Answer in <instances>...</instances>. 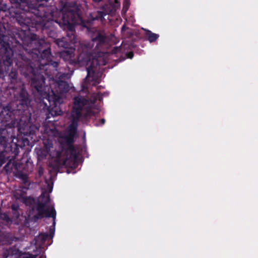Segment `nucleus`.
<instances>
[{"instance_id": "f257e3e1", "label": "nucleus", "mask_w": 258, "mask_h": 258, "mask_svg": "<svg viewBox=\"0 0 258 258\" xmlns=\"http://www.w3.org/2000/svg\"><path fill=\"white\" fill-rule=\"evenodd\" d=\"M87 104L90 106V103L87 102L83 98L76 97L74 98L73 110L71 114L72 122L69 127V135L66 138V140L69 143L76 133L77 121L81 116L80 111L83 108H87Z\"/></svg>"}, {"instance_id": "f03ea898", "label": "nucleus", "mask_w": 258, "mask_h": 258, "mask_svg": "<svg viewBox=\"0 0 258 258\" xmlns=\"http://www.w3.org/2000/svg\"><path fill=\"white\" fill-rule=\"evenodd\" d=\"M79 61L82 64H86V66H88L87 68L88 75L87 77V80L88 81H92V85H95L99 83V80L98 78H96L94 76V71L93 68L95 64H97L98 63V60L96 58H93L91 61L90 60H82V56H80L79 58Z\"/></svg>"}, {"instance_id": "7ed1b4c3", "label": "nucleus", "mask_w": 258, "mask_h": 258, "mask_svg": "<svg viewBox=\"0 0 258 258\" xmlns=\"http://www.w3.org/2000/svg\"><path fill=\"white\" fill-rule=\"evenodd\" d=\"M39 211L42 215L52 217L53 218V225L55 224L54 219L55 218L56 214L52 204L50 203L49 205H44L39 209Z\"/></svg>"}, {"instance_id": "20e7f679", "label": "nucleus", "mask_w": 258, "mask_h": 258, "mask_svg": "<svg viewBox=\"0 0 258 258\" xmlns=\"http://www.w3.org/2000/svg\"><path fill=\"white\" fill-rule=\"evenodd\" d=\"M33 83L34 86L36 89L37 91L38 92H39L40 94H41V91H42L41 89H42L43 86L44 84V78L43 77L41 76L39 78L38 82H37V81L34 80Z\"/></svg>"}, {"instance_id": "39448f33", "label": "nucleus", "mask_w": 258, "mask_h": 258, "mask_svg": "<svg viewBox=\"0 0 258 258\" xmlns=\"http://www.w3.org/2000/svg\"><path fill=\"white\" fill-rule=\"evenodd\" d=\"M69 85L64 81H60L58 83V89L60 91V93L62 94L64 92H67L69 90Z\"/></svg>"}, {"instance_id": "423d86ee", "label": "nucleus", "mask_w": 258, "mask_h": 258, "mask_svg": "<svg viewBox=\"0 0 258 258\" xmlns=\"http://www.w3.org/2000/svg\"><path fill=\"white\" fill-rule=\"evenodd\" d=\"M146 36L148 37V40L151 43L156 41L159 37V35L158 34L153 33L150 31H147Z\"/></svg>"}, {"instance_id": "0eeeda50", "label": "nucleus", "mask_w": 258, "mask_h": 258, "mask_svg": "<svg viewBox=\"0 0 258 258\" xmlns=\"http://www.w3.org/2000/svg\"><path fill=\"white\" fill-rule=\"evenodd\" d=\"M52 94H53V96L52 97V98H51V99H52V101L53 102H54V103L55 105H56L57 103H61V101L60 100V98H59V96L55 95L53 92H52ZM48 100L49 101H50V95H49L48 96Z\"/></svg>"}, {"instance_id": "6e6552de", "label": "nucleus", "mask_w": 258, "mask_h": 258, "mask_svg": "<svg viewBox=\"0 0 258 258\" xmlns=\"http://www.w3.org/2000/svg\"><path fill=\"white\" fill-rule=\"evenodd\" d=\"M52 143L49 140H46L44 141V146L45 150L48 153L50 151V148L52 147Z\"/></svg>"}, {"instance_id": "1a4fd4ad", "label": "nucleus", "mask_w": 258, "mask_h": 258, "mask_svg": "<svg viewBox=\"0 0 258 258\" xmlns=\"http://www.w3.org/2000/svg\"><path fill=\"white\" fill-rule=\"evenodd\" d=\"M129 6V0H124L123 3V11L125 12Z\"/></svg>"}, {"instance_id": "9d476101", "label": "nucleus", "mask_w": 258, "mask_h": 258, "mask_svg": "<svg viewBox=\"0 0 258 258\" xmlns=\"http://www.w3.org/2000/svg\"><path fill=\"white\" fill-rule=\"evenodd\" d=\"M50 113L52 115L56 116L60 115L61 113V111L60 110L57 109L56 110H51Z\"/></svg>"}, {"instance_id": "9b49d317", "label": "nucleus", "mask_w": 258, "mask_h": 258, "mask_svg": "<svg viewBox=\"0 0 258 258\" xmlns=\"http://www.w3.org/2000/svg\"><path fill=\"white\" fill-rule=\"evenodd\" d=\"M22 258H35V256L29 253H26L23 255Z\"/></svg>"}, {"instance_id": "f8f14e48", "label": "nucleus", "mask_w": 258, "mask_h": 258, "mask_svg": "<svg viewBox=\"0 0 258 258\" xmlns=\"http://www.w3.org/2000/svg\"><path fill=\"white\" fill-rule=\"evenodd\" d=\"M5 64H7L8 66H10L12 63V60L10 57L6 58V60L4 61Z\"/></svg>"}, {"instance_id": "ddd939ff", "label": "nucleus", "mask_w": 258, "mask_h": 258, "mask_svg": "<svg viewBox=\"0 0 258 258\" xmlns=\"http://www.w3.org/2000/svg\"><path fill=\"white\" fill-rule=\"evenodd\" d=\"M106 40H98V38L93 39V41L97 43V45H98V43H101L105 42Z\"/></svg>"}, {"instance_id": "4468645a", "label": "nucleus", "mask_w": 258, "mask_h": 258, "mask_svg": "<svg viewBox=\"0 0 258 258\" xmlns=\"http://www.w3.org/2000/svg\"><path fill=\"white\" fill-rule=\"evenodd\" d=\"M127 57L129 58H132L133 57V52H130L127 54Z\"/></svg>"}, {"instance_id": "2eb2a0df", "label": "nucleus", "mask_w": 258, "mask_h": 258, "mask_svg": "<svg viewBox=\"0 0 258 258\" xmlns=\"http://www.w3.org/2000/svg\"><path fill=\"white\" fill-rule=\"evenodd\" d=\"M60 154L59 153H57V154H56V159L58 161L59 160V158L60 157Z\"/></svg>"}, {"instance_id": "dca6fc26", "label": "nucleus", "mask_w": 258, "mask_h": 258, "mask_svg": "<svg viewBox=\"0 0 258 258\" xmlns=\"http://www.w3.org/2000/svg\"><path fill=\"white\" fill-rule=\"evenodd\" d=\"M91 112L89 110H87V115H91Z\"/></svg>"}, {"instance_id": "f3484780", "label": "nucleus", "mask_w": 258, "mask_h": 258, "mask_svg": "<svg viewBox=\"0 0 258 258\" xmlns=\"http://www.w3.org/2000/svg\"><path fill=\"white\" fill-rule=\"evenodd\" d=\"M4 161H1L0 162V167L3 165V164L4 163Z\"/></svg>"}, {"instance_id": "a211bd4d", "label": "nucleus", "mask_w": 258, "mask_h": 258, "mask_svg": "<svg viewBox=\"0 0 258 258\" xmlns=\"http://www.w3.org/2000/svg\"><path fill=\"white\" fill-rule=\"evenodd\" d=\"M97 98H98L99 100H100V96H99V95H97L96 96V97L95 99H97Z\"/></svg>"}, {"instance_id": "6ab92c4d", "label": "nucleus", "mask_w": 258, "mask_h": 258, "mask_svg": "<svg viewBox=\"0 0 258 258\" xmlns=\"http://www.w3.org/2000/svg\"><path fill=\"white\" fill-rule=\"evenodd\" d=\"M72 23L73 24H79V22H77L74 21V20L72 21Z\"/></svg>"}, {"instance_id": "aec40b11", "label": "nucleus", "mask_w": 258, "mask_h": 258, "mask_svg": "<svg viewBox=\"0 0 258 258\" xmlns=\"http://www.w3.org/2000/svg\"><path fill=\"white\" fill-rule=\"evenodd\" d=\"M6 50H7V51H9V52H10L11 53L12 50H11V49L10 48L9 49L7 48Z\"/></svg>"}, {"instance_id": "412c9836", "label": "nucleus", "mask_w": 258, "mask_h": 258, "mask_svg": "<svg viewBox=\"0 0 258 258\" xmlns=\"http://www.w3.org/2000/svg\"><path fill=\"white\" fill-rule=\"evenodd\" d=\"M104 122H105L104 119H102L101 120L102 124H104Z\"/></svg>"}, {"instance_id": "4be33fe9", "label": "nucleus", "mask_w": 258, "mask_h": 258, "mask_svg": "<svg viewBox=\"0 0 258 258\" xmlns=\"http://www.w3.org/2000/svg\"><path fill=\"white\" fill-rule=\"evenodd\" d=\"M78 10V7H77L75 9V11H77Z\"/></svg>"}, {"instance_id": "5701e85b", "label": "nucleus", "mask_w": 258, "mask_h": 258, "mask_svg": "<svg viewBox=\"0 0 258 258\" xmlns=\"http://www.w3.org/2000/svg\"><path fill=\"white\" fill-rule=\"evenodd\" d=\"M13 209H15V207H14V206H13Z\"/></svg>"}, {"instance_id": "b1692460", "label": "nucleus", "mask_w": 258, "mask_h": 258, "mask_svg": "<svg viewBox=\"0 0 258 258\" xmlns=\"http://www.w3.org/2000/svg\"><path fill=\"white\" fill-rule=\"evenodd\" d=\"M99 38H103L101 36H99Z\"/></svg>"}, {"instance_id": "393cba45", "label": "nucleus", "mask_w": 258, "mask_h": 258, "mask_svg": "<svg viewBox=\"0 0 258 258\" xmlns=\"http://www.w3.org/2000/svg\"><path fill=\"white\" fill-rule=\"evenodd\" d=\"M40 257H41V258H43V256H40Z\"/></svg>"}]
</instances>
